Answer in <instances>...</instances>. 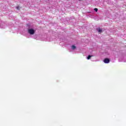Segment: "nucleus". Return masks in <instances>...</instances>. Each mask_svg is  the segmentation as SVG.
<instances>
[{"mask_svg":"<svg viewBox=\"0 0 126 126\" xmlns=\"http://www.w3.org/2000/svg\"><path fill=\"white\" fill-rule=\"evenodd\" d=\"M103 62L105 63H110V59L106 58L104 60Z\"/></svg>","mask_w":126,"mask_h":126,"instance_id":"obj_2","label":"nucleus"},{"mask_svg":"<svg viewBox=\"0 0 126 126\" xmlns=\"http://www.w3.org/2000/svg\"><path fill=\"white\" fill-rule=\"evenodd\" d=\"M98 32H99V33H101L102 32V29H98Z\"/></svg>","mask_w":126,"mask_h":126,"instance_id":"obj_3","label":"nucleus"},{"mask_svg":"<svg viewBox=\"0 0 126 126\" xmlns=\"http://www.w3.org/2000/svg\"><path fill=\"white\" fill-rule=\"evenodd\" d=\"M16 8H17V9L19 10V9H20V7H19V6H17V7H16Z\"/></svg>","mask_w":126,"mask_h":126,"instance_id":"obj_7","label":"nucleus"},{"mask_svg":"<svg viewBox=\"0 0 126 126\" xmlns=\"http://www.w3.org/2000/svg\"><path fill=\"white\" fill-rule=\"evenodd\" d=\"M91 57H92V56H91V55H89V56H88L87 59H88V60H90V59H91Z\"/></svg>","mask_w":126,"mask_h":126,"instance_id":"obj_4","label":"nucleus"},{"mask_svg":"<svg viewBox=\"0 0 126 126\" xmlns=\"http://www.w3.org/2000/svg\"><path fill=\"white\" fill-rule=\"evenodd\" d=\"M76 47H75V46H74V45L72 46V49L73 50H75V49H76Z\"/></svg>","mask_w":126,"mask_h":126,"instance_id":"obj_5","label":"nucleus"},{"mask_svg":"<svg viewBox=\"0 0 126 126\" xmlns=\"http://www.w3.org/2000/svg\"><path fill=\"white\" fill-rule=\"evenodd\" d=\"M29 33L31 34V35H33L35 33V31L33 29L29 30Z\"/></svg>","mask_w":126,"mask_h":126,"instance_id":"obj_1","label":"nucleus"},{"mask_svg":"<svg viewBox=\"0 0 126 126\" xmlns=\"http://www.w3.org/2000/svg\"><path fill=\"white\" fill-rule=\"evenodd\" d=\"M94 10L96 12H97V11H98V8H95L94 9Z\"/></svg>","mask_w":126,"mask_h":126,"instance_id":"obj_6","label":"nucleus"}]
</instances>
